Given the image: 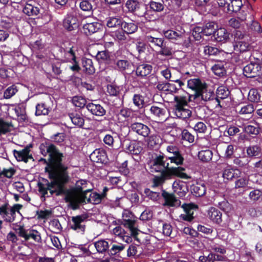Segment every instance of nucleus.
<instances>
[{"label": "nucleus", "mask_w": 262, "mask_h": 262, "mask_svg": "<svg viewBox=\"0 0 262 262\" xmlns=\"http://www.w3.org/2000/svg\"><path fill=\"white\" fill-rule=\"evenodd\" d=\"M249 183V178L247 177H242L235 182V188H241L247 186Z\"/></svg>", "instance_id": "nucleus-58"}, {"label": "nucleus", "mask_w": 262, "mask_h": 262, "mask_svg": "<svg viewBox=\"0 0 262 262\" xmlns=\"http://www.w3.org/2000/svg\"><path fill=\"white\" fill-rule=\"evenodd\" d=\"M234 50L236 52H244L248 51L250 48L248 39L243 37L237 39L233 43Z\"/></svg>", "instance_id": "nucleus-17"}, {"label": "nucleus", "mask_w": 262, "mask_h": 262, "mask_svg": "<svg viewBox=\"0 0 262 262\" xmlns=\"http://www.w3.org/2000/svg\"><path fill=\"white\" fill-rule=\"evenodd\" d=\"M133 112L130 109L127 108H124L120 110L118 113V118L121 119V118L126 119L129 117H131L133 115Z\"/></svg>", "instance_id": "nucleus-60"}, {"label": "nucleus", "mask_w": 262, "mask_h": 262, "mask_svg": "<svg viewBox=\"0 0 262 262\" xmlns=\"http://www.w3.org/2000/svg\"><path fill=\"white\" fill-rule=\"evenodd\" d=\"M152 68L151 65L148 64H142L138 66L136 73L138 76L141 77H146L150 74Z\"/></svg>", "instance_id": "nucleus-29"}, {"label": "nucleus", "mask_w": 262, "mask_h": 262, "mask_svg": "<svg viewBox=\"0 0 262 262\" xmlns=\"http://www.w3.org/2000/svg\"><path fill=\"white\" fill-rule=\"evenodd\" d=\"M30 149L26 147L24 149L18 151L13 150V155L18 161H24L27 163L29 158H32L31 156L29 155Z\"/></svg>", "instance_id": "nucleus-24"}, {"label": "nucleus", "mask_w": 262, "mask_h": 262, "mask_svg": "<svg viewBox=\"0 0 262 262\" xmlns=\"http://www.w3.org/2000/svg\"><path fill=\"white\" fill-rule=\"evenodd\" d=\"M209 247L215 252L219 253L221 254H224L226 252V248L224 246L216 243H210Z\"/></svg>", "instance_id": "nucleus-59"}, {"label": "nucleus", "mask_w": 262, "mask_h": 262, "mask_svg": "<svg viewBox=\"0 0 262 262\" xmlns=\"http://www.w3.org/2000/svg\"><path fill=\"white\" fill-rule=\"evenodd\" d=\"M184 169L181 167V195L185 194L189 190V186L191 187L190 183L192 180L191 177L183 172Z\"/></svg>", "instance_id": "nucleus-18"}, {"label": "nucleus", "mask_w": 262, "mask_h": 262, "mask_svg": "<svg viewBox=\"0 0 262 262\" xmlns=\"http://www.w3.org/2000/svg\"><path fill=\"white\" fill-rule=\"evenodd\" d=\"M77 18L74 15H67L63 20V25L67 30L71 31L77 27Z\"/></svg>", "instance_id": "nucleus-26"}, {"label": "nucleus", "mask_w": 262, "mask_h": 262, "mask_svg": "<svg viewBox=\"0 0 262 262\" xmlns=\"http://www.w3.org/2000/svg\"><path fill=\"white\" fill-rule=\"evenodd\" d=\"M12 126L11 123L5 122L3 120L0 119V135L10 132Z\"/></svg>", "instance_id": "nucleus-56"}, {"label": "nucleus", "mask_w": 262, "mask_h": 262, "mask_svg": "<svg viewBox=\"0 0 262 262\" xmlns=\"http://www.w3.org/2000/svg\"><path fill=\"white\" fill-rule=\"evenodd\" d=\"M22 207L20 204H15L10 206L8 204H5L0 207V215L7 222L12 223L15 219L16 212H19Z\"/></svg>", "instance_id": "nucleus-7"}, {"label": "nucleus", "mask_w": 262, "mask_h": 262, "mask_svg": "<svg viewBox=\"0 0 262 262\" xmlns=\"http://www.w3.org/2000/svg\"><path fill=\"white\" fill-rule=\"evenodd\" d=\"M124 248L125 246L122 244L113 245L108 251L109 254L112 255L117 254L123 251Z\"/></svg>", "instance_id": "nucleus-61"}, {"label": "nucleus", "mask_w": 262, "mask_h": 262, "mask_svg": "<svg viewBox=\"0 0 262 262\" xmlns=\"http://www.w3.org/2000/svg\"><path fill=\"white\" fill-rule=\"evenodd\" d=\"M102 27L101 24L97 21L88 22L83 25L84 33L90 35L98 31Z\"/></svg>", "instance_id": "nucleus-20"}, {"label": "nucleus", "mask_w": 262, "mask_h": 262, "mask_svg": "<svg viewBox=\"0 0 262 262\" xmlns=\"http://www.w3.org/2000/svg\"><path fill=\"white\" fill-rule=\"evenodd\" d=\"M75 48L72 47L69 48L63 49L61 52H63L64 61L72 62L76 59Z\"/></svg>", "instance_id": "nucleus-35"}, {"label": "nucleus", "mask_w": 262, "mask_h": 262, "mask_svg": "<svg viewBox=\"0 0 262 262\" xmlns=\"http://www.w3.org/2000/svg\"><path fill=\"white\" fill-rule=\"evenodd\" d=\"M122 22V20L118 18L109 17L106 20V26L109 28H117L121 25Z\"/></svg>", "instance_id": "nucleus-48"}, {"label": "nucleus", "mask_w": 262, "mask_h": 262, "mask_svg": "<svg viewBox=\"0 0 262 262\" xmlns=\"http://www.w3.org/2000/svg\"><path fill=\"white\" fill-rule=\"evenodd\" d=\"M112 233L126 243H128L132 241L130 236L126 235L125 230L120 226H117L114 228L112 230Z\"/></svg>", "instance_id": "nucleus-31"}, {"label": "nucleus", "mask_w": 262, "mask_h": 262, "mask_svg": "<svg viewBox=\"0 0 262 262\" xmlns=\"http://www.w3.org/2000/svg\"><path fill=\"white\" fill-rule=\"evenodd\" d=\"M191 192L196 197L203 196L206 191V187L204 182H197L195 184H191Z\"/></svg>", "instance_id": "nucleus-16"}, {"label": "nucleus", "mask_w": 262, "mask_h": 262, "mask_svg": "<svg viewBox=\"0 0 262 262\" xmlns=\"http://www.w3.org/2000/svg\"><path fill=\"white\" fill-rule=\"evenodd\" d=\"M150 8L155 12H161L164 9L163 2L152 1L149 3Z\"/></svg>", "instance_id": "nucleus-54"}, {"label": "nucleus", "mask_w": 262, "mask_h": 262, "mask_svg": "<svg viewBox=\"0 0 262 262\" xmlns=\"http://www.w3.org/2000/svg\"><path fill=\"white\" fill-rule=\"evenodd\" d=\"M66 199V201L69 202L74 209H77L79 207V204L82 202L81 197L74 193L68 194Z\"/></svg>", "instance_id": "nucleus-27"}, {"label": "nucleus", "mask_w": 262, "mask_h": 262, "mask_svg": "<svg viewBox=\"0 0 262 262\" xmlns=\"http://www.w3.org/2000/svg\"><path fill=\"white\" fill-rule=\"evenodd\" d=\"M145 41L152 46L162 47L163 43L162 38L155 36L151 34H147L145 37Z\"/></svg>", "instance_id": "nucleus-37"}, {"label": "nucleus", "mask_w": 262, "mask_h": 262, "mask_svg": "<svg viewBox=\"0 0 262 262\" xmlns=\"http://www.w3.org/2000/svg\"><path fill=\"white\" fill-rule=\"evenodd\" d=\"M242 172L237 168L228 166L223 170V177L224 179L231 181L240 177Z\"/></svg>", "instance_id": "nucleus-15"}, {"label": "nucleus", "mask_w": 262, "mask_h": 262, "mask_svg": "<svg viewBox=\"0 0 262 262\" xmlns=\"http://www.w3.org/2000/svg\"><path fill=\"white\" fill-rule=\"evenodd\" d=\"M162 195L165 200L164 205L175 206L177 204L178 200L176 199L174 194L169 193L164 191Z\"/></svg>", "instance_id": "nucleus-32"}, {"label": "nucleus", "mask_w": 262, "mask_h": 262, "mask_svg": "<svg viewBox=\"0 0 262 262\" xmlns=\"http://www.w3.org/2000/svg\"><path fill=\"white\" fill-rule=\"evenodd\" d=\"M188 86L195 90L198 95L201 96L203 100L204 101H208L213 100L214 95L213 92L210 90H208L206 88V84L201 81L199 79H191L187 81Z\"/></svg>", "instance_id": "nucleus-4"}, {"label": "nucleus", "mask_w": 262, "mask_h": 262, "mask_svg": "<svg viewBox=\"0 0 262 262\" xmlns=\"http://www.w3.org/2000/svg\"><path fill=\"white\" fill-rule=\"evenodd\" d=\"M131 130L143 137H148L150 129L149 127L142 123L135 122L131 124Z\"/></svg>", "instance_id": "nucleus-14"}, {"label": "nucleus", "mask_w": 262, "mask_h": 262, "mask_svg": "<svg viewBox=\"0 0 262 262\" xmlns=\"http://www.w3.org/2000/svg\"><path fill=\"white\" fill-rule=\"evenodd\" d=\"M69 117L75 125L78 127H82L84 123V120L81 114L78 113H70L69 115Z\"/></svg>", "instance_id": "nucleus-38"}, {"label": "nucleus", "mask_w": 262, "mask_h": 262, "mask_svg": "<svg viewBox=\"0 0 262 262\" xmlns=\"http://www.w3.org/2000/svg\"><path fill=\"white\" fill-rule=\"evenodd\" d=\"M125 7L128 12L142 17V21H151L155 19V17L150 14V12L147 11L146 6L137 0H127L125 4Z\"/></svg>", "instance_id": "nucleus-2"}, {"label": "nucleus", "mask_w": 262, "mask_h": 262, "mask_svg": "<svg viewBox=\"0 0 262 262\" xmlns=\"http://www.w3.org/2000/svg\"><path fill=\"white\" fill-rule=\"evenodd\" d=\"M88 185L87 181L84 180L78 181L76 183V188L80 193L90 192V189H86Z\"/></svg>", "instance_id": "nucleus-50"}, {"label": "nucleus", "mask_w": 262, "mask_h": 262, "mask_svg": "<svg viewBox=\"0 0 262 262\" xmlns=\"http://www.w3.org/2000/svg\"><path fill=\"white\" fill-rule=\"evenodd\" d=\"M12 229L17 234L24 239L26 242L40 243L41 242L40 234L36 230L31 228L27 229L20 224H13Z\"/></svg>", "instance_id": "nucleus-3"}, {"label": "nucleus", "mask_w": 262, "mask_h": 262, "mask_svg": "<svg viewBox=\"0 0 262 262\" xmlns=\"http://www.w3.org/2000/svg\"><path fill=\"white\" fill-rule=\"evenodd\" d=\"M134 104L138 108H142L144 104V101L142 96L139 94H135L133 98Z\"/></svg>", "instance_id": "nucleus-62"}, {"label": "nucleus", "mask_w": 262, "mask_h": 262, "mask_svg": "<svg viewBox=\"0 0 262 262\" xmlns=\"http://www.w3.org/2000/svg\"><path fill=\"white\" fill-rule=\"evenodd\" d=\"M213 153L209 149L202 150L199 152L198 157L199 159L204 162L210 161L212 158Z\"/></svg>", "instance_id": "nucleus-43"}, {"label": "nucleus", "mask_w": 262, "mask_h": 262, "mask_svg": "<svg viewBox=\"0 0 262 262\" xmlns=\"http://www.w3.org/2000/svg\"><path fill=\"white\" fill-rule=\"evenodd\" d=\"M230 92L224 86H219L216 90V98L215 100L218 101L219 99H224L229 96Z\"/></svg>", "instance_id": "nucleus-45"}, {"label": "nucleus", "mask_w": 262, "mask_h": 262, "mask_svg": "<svg viewBox=\"0 0 262 262\" xmlns=\"http://www.w3.org/2000/svg\"><path fill=\"white\" fill-rule=\"evenodd\" d=\"M249 163L247 157L245 156L236 157L233 159V163L239 167H244Z\"/></svg>", "instance_id": "nucleus-53"}, {"label": "nucleus", "mask_w": 262, "mask_h": 262, "mask_svg": "<svg viewBox=\"0 0 262 262\" xmlns=\"http://www.w3.org/2000/svg\"><path fill=\"white\" fill-rule=\"evenodd\" d=\"M94 245L98 253H104L108 250V242L105 239L98 240L94 242Z\"/></svg>", "instance_id": "nucleus-34"}, {"label": "nucleus", "mask_w": 262, "mask_h": 262, "mask_svg": "<svg viewBox=\"0 0 262 262\" xmlns=\"http://www.w3.org/2000/svg\"><path fill=\"white\" fill-rule=\"evenodd\" d=\"M41 154H49L51 167L49 170L51 182L47 180L38 183V190L43 197L55 194L59 195L64 192L65 185L70 180L68 166L61 163L63 154L52 144H42L40 146Z\"/></svg>", "instance_id": "nucleus-1"}, {"label": "nucleus", "mask_w": 262, "mask_h": 262, "mask_svg": "<svg viewBox=\"0 0 262 262\" xmlns=\"http://www.w3.org/2000/svg\"><path fill=\"white\" fill-rule=\"evenodd\" d=\"M73 104L76 107H83L86 104L85 99L82 96H74L72 100Z\"/></svg>", "instance_id": "nucleus-51"}, {"label": "nucleus", "mask_w": 262, "mask_h": 262, "mask_svg": "<svg viewBox=\"0 0 262 262\" xmlns=\"http://www.w3.org/2000/svg\"><path fill=\"white\" fill-rule=\"evenodd\" d=\"M207 216L213 223L219 224L222 221V213L214 207H210L207 211Z\"/></svg>", "instance_id": "nucleus-23"}, {"label": "nucleus", "mask_w": 262, "mask_h": 262, "mask_svg": "<svg viewBox=\"0 0 262 262\" xmlns=\"http://www.w3.org/2000/svg\"><path fill=\"white\" fill-rule=\"evenodd\" d=\"M84 71L88 74L91 75L95 73V69L93 61L90 59H85L82 61Z\"/></svg>", "instance_id": "nucleus-42"}, {"label": "nucleus", "mask_w": 262, "mask_h": 262, "mask_svg": "<svg viewBox=\"0 0 262 262\" xmlns=\"http://www.w3.org/2000/svg\"><path fill=\"white\" fill-rule=\"evenodd\" d=\"M151 115L157 119L165 121L167 120V112L166 109L161 104L152 105L149 110Z\"/></svg>", "instance_id": "nucleus-12"}, {"label": "nucleus", "mask_w": 262, "mask_h": 262, "mask_svg": "<svg viewBox=\"0 0 262 262\" xmlns=\"http://www.w3.org/2000/svg\"><path fill=\"white\" fill-rule=\"evenodd\" d=\"M246 153L249 157H259L261 155V149L257 145L249 146L246 148Z\"/></svg>", "instance_id": "nucleus-39"}, {"label": "nucleus", "mask_w": 262, "mask_h": 262, "mask_svg": "<svg viewBox=\"0 0 262 262\" xmlns=\"http://www.w3.org/2000/svg\"><path fill=\"white\" fill-rule=\"evenodd\" d=\"M92 161L96 163H103L106 159V152L100 149H95L90 156Z\"/></svg>", "instance_id": "nucleus-21"}, {"label": "nucleus", "mask_w": 262, "mask_h": 262, "mask_svg": "<svg viewBox=\"0 0 262 262\" xmlns=\"http://www.w3.org/2000/svg\"><path fill=\"white\" fill-rule=\"evenodd\" d=\"M229 33L224 28L216 29L214 36L218 42H225L229 38Z\"/></svg>", "instance_id": "nucleus-25"}, {"label": "nucleus", "mask_w": 262, "mask_h": 262, "mask_svg": "<svg viewBox=\"0 0 262 262\" xmlns=\"http://www.w3.org/2000/svg\"><path fill=\"white\" fill-rule=\"evenodd\" d=\"M204 53L205 55H216L220 53L219 50L215 47L206 46L204 47Z\"/></svg>", "instance_id": "nucleus-55"}, {"label": "nucleus", "mask_w": 262, "mask_h": 262, "mask_svg": "<svg viewBox=\"0 0 262 262\" xmlns=\"http://www.w3.org/2000/svg\"><path fill=\"white\" fill-rule=\"evenodd\" d=\"M167 160V158L163 155H159L153 158L148 163L150 172H160L166 178V169L169 165V162L166 161Z\"/></svg>", "instance_id": "nucleus-5"}, {"label": "nucleus", "mask_w": 262, "mask_h": 262, "mask_svg": "<svg viewBox=\"0 0 262 262\" xmlns=\"http://www.w3.org/2000/svg\"><path fill=\"white\" fill-rule=\"evenodd\" d=\"M244 132L249 136L254 138L259 134L260 127L258 124L257 126L246 125L244 126Z\"/></svg>", "instance_id": "nucleus-36"}, {"label": "nucleus", "mask_w": 262, "mask_h": 262, "mask_svg": "<svg viewBox=\"0 0 262 262\" xmlns=\"http://www.w3.org/2000/svg\"><path fill=\"white\" fill-rule=\"evenodd\" d=\"M18 91L17 86L12 85L9 86L4 93V97L6 99H9L13 96Z\"/></svg>", "instance_id": "nucleus-52"}, {"label": "nucleus", "mask_w": 262, "mask_h": 262, "mask_svg": "<svg viewBox=\"0 0 262 262\" xmlns=\"http://www.w3.org/2000/svg\"><path fill=\"white\" fill-rule=\"evenodd\" d=\"M188 99L186 96H181V119L183 120L188 118L191 116V111L186 107L188 102Z\"/></svg>", "instance_id": "nucleus-30"}, {"label": "nucleus", "mask_w": 262, "mask_h": 262, "mask_svg": "<svg viewBox=\"0 0 262 262\" xmlns=\"http://www.w3.org/2000/svg\"><path fill=\"white\" fill-rule=\"evenodd\" d=\"M169 165L166 169V177L170 176H180V157H169Z\"/></svg>", "instance_id": "nucleus-9"}, {"label": "nucleus", "mask_w": 262, "mask_h": 262, "mask_svg": "<svg viewBox=\"0 0 262 262\" xmlns=\"http://www.w3.org/2000/svg\"><path fill=\"white\" fill-rule=\"evenodd\" d=\"M121 224L129 229L130 235L136 236L138 234L139 230L137 224V219L129 210H124L122 213Z\"/></svg>", "instance_id": "nucleus-6"}, {"label": "nucleus", "mask_w": 262, "mask_h": 262, "mask_svg": "<svg viewBox=\"0 0 262 262\" xmlns=\"http://www.w3.org/2000/svg\"><path fill=\"white\" fill-rule=\"evenodd\" d=\"M181 208L184 210V213L181 214V219L189 222L192 221L194 211L198 208V206L193 203L184 204Z\"/></svg>", "instance_id": "nucleus-13"}, {"label": "nucleus", "mask_w": 262, "mask_h": 262, "mask_svg": "<svg viewBox=\"0 0 262 262\" xmlns=\"http://www.w3.org/2000/svg\"><path fill=\"white\" fill-rule=\"evenodd\" d=\"M219 5L227 9L228 12H237L243 6L241 0H219Z\"/></svg>", "instance_id": "nucleus-10"}, {"label": "nucleus", "mask_w": 262, "mask_h": 262, "mask_svg": "<svg viewBox=\"0 0 262 262\" xmlns=\"http://www.w3.org/2000/svg\"><path fill=\"white\" fill-rule=\"evenodd\" d=\"M204 35L203 28L200 27H195L192 31V36L195 40H199Z\"/></svg>", "instance_id": "nucleus-57"}, {"label": "nucleus", "mask_w": 262, "mask_h": 262, "mask_svg": "<svg viewBox=\"0 0 262 262\" xmlns=\"http://www.w3.org/2000/svg\"><path fill=\"white\" fill-rule=\"evenodd\" d=\"M262 73V67L259 60H256L251 61L244 67L243 69L244 75L249 78L255 77L260 75Z\"/></svg>", "instance_id": "nucleus-8"}, {"label": "nucleus", "mask_w": 262, "mask_h": 262, "mask_svg": "<svg viewBox=\"0 0 262 262\" xmlns=\"http://www.w3.org/2000/svg\"><path fill=\"white\" fill-rule=\"evenodd\" d=\"M121 27L126 34H132L135 32L138 29L137 25L132 22L126 23L122 21Z\"/></svg>", "instance_id": "nucleus-40"}, {"label": "nucleus", "mask_w": 262, "mask_h": 262, "mask_svg": "<svg viewBox=\"0 0 262 262\" xmlns=\"http://www.w3.org/2000/svg\"><path fill=\"white\" fill-rule=\"evenodd\" d=\"M88 110L93 115L102 117L105 115V110L100 104L89 103L86 105Z\"/></svg>", "instance_id": "nucleus-19"}, {"label": "nucleus", "mask_w": 262, "mask_h": 262, "mask_svg": "<svg viewBox=\"0 0 262 262\" xmlns=\"http://www.w3.org/2000/svg\"><path fill=\"white\" fill-rule=\"evenodd\" d=\"M23 12L29 16H35L40 13L39 8L30 4H26L23 10Z\"/></svg>", "instance_id": "nucleus-33"}, {"label": "nucleus", "mask_w": 262, "mask_h": 262, "mask_svg": "<svg viewBox=\"0 0 262 262\" xmlns=\"http://www.w3.org/2000/svg\"><path fill=\"white\" fill-rule=\"evenodd\" d=\"M175 100L177 101V104L169 112V115L174 118H179L180 117V100L178 97H175Z\"/></svg>", "instance_id": "nucleus-46"}, {"label": "nucleus", "mask_w": 262, "mask_h": 262, "mask_svg": "<svg viewBox=\"0 0 262 262\" xmlns=\"http://www.w3.org/2000/svg\"><path fill=\"white\" fill-rule=\"evenodd\" d=\"M125 150L132 155H138L142 150L140 143L137 142H129L126 145Z\"/></svg>", "instance_id": "nucleus-28"}, {"label": "nucleus", "mask_w": 262, "mask_h": 262, "mask_svg": "<svg viewBox=\"0 0 262 262\" xmlns=\"http://www.w3.org/2000/svg\"><path fill=\"white\" fill-rule=\"evenodd\" d=\"M217 28V24L214 22L212 21L207 23L204 28H203L204 35L206 36H209L212 34L214 35Z\"/></svg>", "instance_id": "nucleus-41"}, {"label": "nucleus", "mask_w": 262, "mask_h": 262, "mask_svg": "<svg viewBox=\"0 0 262 262\" xmlns=\"http://www.w3.org/2000/svg\"><path fill=\"white\" fill-rule=\"evenodd\" d=\"M248 99L251 102H258L260 101V95L257 90L252 89L248 94Z\"/></svg>", "instance_id": "nucleus-49"}, {"label": "nucleus", "mask_w": 262, "mask_h": 262, "mask_svg": "<svg viewBox=\"0 0 262 262\" xmlns=\"http://www.w3.org/2000/svg\"><path fill=\"white\" fill-rule=\"evenodd\" d=\"M249 197L252 201H257L262 197V191L259 189H254L249 193Z\"/></svg>", "instance_id": "nucleus-63"}, {"label": "nucleus", "mask_w": 262, "mask_h": 262, "mask_svg": "<svg viewBox=\"0 0 262 262\" xmlns=\"http://www.w3.org/2000/svg\"><path fill=\"white\" fill-rule=\"evenodd\" d=\"M254 111V105L251 103L240 104L236 107V112L241 115L251 114Z\"/></svg>", "instance_id": "nucleus-22"}, {"label": "nucleus", "mask_w": 262, "mask_h": 262, "mask_svg": "<svg viewBox=\"0 0 262 262\" xmlns=\"http://www.w3.org/2000/svg\"><path fill=\"white\" fill-rule=\"evenodd\" d=\"M243 21L246 19V13L242 14L241 16H239L238 18H232L228 21L229 26L234 28H238L241 25V22L239 20Z\"/></svg>", "instance_id": "nucleus-44"}, {"label": "nucleus", "mask_w": 262, "mask_h": 262, "mask_svg": "<svg viewBox=\"0 0 262 262\" xmlns=\"http://www.w3.org/2000/svg\"><path fill=\"white\" fill-rule=\"evenodd\" d=\"M80 9L84 11L92 12L93 6L90 2L88 0H83L79 4Z\"/></svg>", "instance_id": "nucleus-64"}, {"label": "nucleus", "mask_w": 262, "mask_h": 262, "mask_svg": "<svg viewBox=\"0 0 262 262\" xmlns=\"http://www.w3.org/2000/svg\"><path fill=\"white\" fill-rule=\"evenodd\" d=\"M50 111V108L45 103L38 104L36 106L35 114L37 116L48 115Z\"/></svg>", "instance_id": "nucleus-47"}, {"label": "nucleus", "mask_w": 262, "mask_h": 262, "mask_svg": "<svg viewBox=\"0 0 262 262\" xmlns=\"http://www.w3.org/2000/svg\"><path fill=\"white\" fill-rule=\"evenodd\" d=\"M84 215H77L72 217L70 226L71 229L78 232H83L85 229V221Z\"/></svg>", "instance_id": "nucleus-11"}]
</instances>
